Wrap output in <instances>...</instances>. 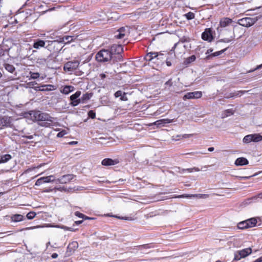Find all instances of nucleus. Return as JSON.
I'll return each instance as SVG.
<instances>
[{
  "label": "nucleus",
  "instance_id": "obj_1",
  "mask_svg": "<svg viewBox=\"0 0 262 262\" xmlns=\"http://www.w3.org/2000/svg\"><path fill=\"white\" fill-rule=\"evenodd\" d=\"M30 118L33 121H47V122L43 123L46 127H49L51 124L54 122V118L51 117L49 114L41 112L39 111H31L29 113Z\"/></svg>",
  "mask_w": 262,
  "mask_h": 262
},
{
  "label": "nucleus",
  "instance_id": "obj_2",
  "mask_svg": "<svg viewBox=\"0 0 262 262\" xmlns=\"http://www.w3.org/2000/svg\"><path fill=\"white\" fill-rule=\"evenodd\" d=\"M111 57V53L109 49H103L96 54V59L98 62H104L110 61Z\"/></svg>",
  "mask_w": 262,
  "mask_h": 262
},
{
  "label": "nucleus",
  "instance_id": "obj_3",
  "mask_svg": "<svg viewBox=\"0 0 262 262\" xmlns=\"http://www.w3.org/2000/svg\"><path fill=\"white\" fill-rule=\"evenodd\" d=\"M235 24H237V23L232 19L229 17H223L220 20L219 25L217 28V30L218 32H221L222 30V28H224L230 26L235 27L236 25H235Z\"/></svg>",
  "mask_w": 262,
  "mask_h": 262
},
{
  "label": "nucleus",
  "instance_id": "obj_4",
  "mask_svg": "<svg viewBox=\"0 0 262 262\" xmlns=\"http://www.w3.org/2000/svg\"><path fill=\"white\" fill-rule=\"evenodd\" d=\"M163 54L158 52H149L146 54L144 58L146 61L156 63L158 60L161 61L164 59L163 57Z\"/></svg>",
  "mask_w": 262,
  "mask_h": 262
},
{
  "label": "nucleus",
  "instance_id": "obj_5",
  "mask_svg": "<svg viewBox=\"0 0 262 262\" xmlns=\"http://www.w3.org/2000/svg\"><path fill=\"white\" fill-rule=\"evenodd\" d=\"M259 18L258 16L243 18L238 20V24L244 27H249L254 25Z\"/></svg>",
  "mask_w": 262,
  "mask_h": 262
},
{
  "label": "nucleus",
  "instance_id": "obj_6",
  "mask_svg": "<svg viewBox=\"0 0 262 262\" xmlns=\"http://www.w3.org/2000/svg\"><path fill=\"white\" fill-rule=\"evenodd\" d=\"M252 253V249L250 248H245L241 250L237 251L234 253V260H239L243 258H245Z\"/></svg>",
  "mask_w": 262,
  "mask_h": 262
},
{
  "label": "nucleus",
  "instance_id": "obj_7",
  "mask_svg": "<svg viewBox=\"0 0 262 262\" xmlns=\"http://www.w3.org/2000/svg\"><path fill=\"white\" fill-rule=\"evenodd\" d=\"M262 141V136L259 134H253L248 135L244 138L243 141L247 144L251 142H258Z\"/></svg>",
  "mask_w": 262,
  "mask_h": 262
},
{
  "label": "nucleus",
  "instance_id": "obj_8",
  "mask_svg": "<svg viewBox=\"0 0 262 262\" xmlns=\"http://www.w3.org/2000/svg\"><path fill=\"white\" fill-rule=\"evenodd\" d=\"M79 63L80 62L78 60L68 61L64 64L63 70L65 71L73 72L78 68Z\"/></svg>",
  "mask_w": 262,
  "mask_h": 262
},
{
  "label": "nucleus",
  "instance_id": "obj_9",
  "mask_svg": "<svg viewBox=\"0 0 262 262\" xmlns=\"http://www.w3.org/2000/svg\"><path fill=\"white\" fill-rule=\"evenodd\" d=\"M13 119L11 117L3 116L0 118V125L2 127H10L13 125Z\"/></svg>",
  "mask_w": 262,
  "mask_h": 262
},
{
  "label": "nucleus",
  "instance_id": "obj_10",
  "mask_svg": "<svg viewBox=\"0 0 262 262\" xmlns=\"http://www.w3.org/2000/svg\"><path fill=\"white\" fill-rule=\"evenodd\" d=\"M202 96V93L201 91H195L193 92L187 93L183 97L184 100L191 99H198Z\"/></svg>",
  "mask_w": 262,
  "mask_h": 262
},
{
  "label": "nucleus",
  "instance_id": "obj_11",
  "mask_svg": "<svg viewBox=\"0 0 262 262\" xmlns=\"http://www.w3.org/2000/svg\"><path fill=\"white\" fill-rule=\"evenodd\" d=\"M209 197L208 194H184L180 195L175 196L177 198H199L201 199H206Z\"/></svg>",
  "mask_w": 262,
  "mask_h": 262
},
{
  "label": "nucleus",
  "instance_id": "obj_12",
  "mask_svg": "<svg viewBox=\"0 0 262 262\" xmlns=\"http://www.w3.org/2000/svg\"><path fill=\"white\" fill-rule=\"evenodd\" d=\"M118 33L115 37L118 39H122L129 33V29L126 27H121L118 30Z\"/></svg>",
  "mask_w": 262,
  "mask_h": 262
},
{
  "label": "nucleus",
  "instance_id": "obj_13",
  "mask_svg": "<svg viewBox=\"0 0 262 262\" xmlns=\"http://www.w3.org/2000/svg\"><path fill=\"white\" fill-rule=\"evenodd\" d=\"M110 53H111V55L113 56L114 54H117L119 53H122L123 52V47L120 45H112L109 49Z\"/></svg>",
  "mask_w": 262,
  "mask_h": 262
},
{
  "label": "nucleus",
  "instance_id": "obj_14",
  "mask_svg": "<svg viewBox=\"0 0 262 262\" xmlns=\"http://www.w3.org/2000/svg\"><path fill=\"white\" fill-rule=\"evenodd\" d=\"M202 38L204 40L211 42L213 39V36L211 30L210 28L206 29L204 32L202 34Z\"/></svg>",
  "mask_w": 262,
  "mask_h": 262
},
{
  "label": "nucleus",
  "instance_id": "obj_15",
  "mask_svg": "<svg viewBox=\"0 0 262 262\" xmlns=\"http://www.w3.org/2000/svg\"><path fill=\"white\" fill-rule=\"evenodd\" d=\"M74 177L73 174L64 175L57 180V182L61 184H66L71 181Z\"/></svg>",
  "mask_w": 262,
  "mask_h": 262
},
{
  "label": "nucleus",
  "instance_id": "obj_16",
  "mask_svg": "<svg viewBox=\"0 0 262 262\" xmlns=\"http://www.w3.org/2000/svg\"><path fill=\"white\" fill-rule=\"evenodd\" d=\"M119 162V161L118 159L105 158L102 161L101 164L104 166H112L117 164Z\"/></svg>",
  "mask_w": 262,
  "mask_h": 262
},
{
  "label": "nucleus",
  "instance_id": "obj_17",
  "mask_svg": "<svg viewBox=\"0 0 262 262\" xmlns=\"http://www.w3.org/2000/svg\"><path fill=\"white\" fill-rule=\"evenodd\" d=\"M174 121V119H162L157 120L155 121L154 124L157 125L158 127H161L164 126L165 124H168L172 123Z\"/></svg>",
  "mask_w": 262,
  "mask_h": 262
},
{
  "label": "nucleus",
  "instance_id": "obj_18",
  "mask_svg": "<svg viewBox=\"0 0 262 262\" xmlns=\"http://www.w3.org/2000/svg\"><path fill=\"white\" fill-rule=\"evenodd\" d=\"M45 41L39 39H37L34 41L33 47L36 49H39L41 48L45 47Z\"/></svg>",
  "mask_w": 262,
  "mask_h": 262
},
{
  "label": "nucleus",
  "instance_id": "obj_19",
  "mask_svg": "<svg viewBox=\"0 0 262 262\" xmlns=\"http://www.w3.org/2000/svg\"><path fill=\"white\" fill-rule=\"evenodd\" d=\"M247 91H235L234 92L230 93L228 95H227L225 98H230L233 97H239L242 96L243 95L246 94Z\"/></svg>",
  "mask_w": 262,
  "mask_h": 262
},
{
  "label": "nucleus",
  "instance_id": "obj_20",
  "mask_svg": "<svg viewBox=\"0 0 262 262\" xmlns=\"http://www.w3.org/2000/svg\"><path fill=\"white\" fill-rule=\"evenodd\" d=\"M74 87L72 85H66L64 88L60 90V92L63 94L68 95L70 93L74 91Z\"/></svg>",
  "mask_w": 262,
  "mask_h": 262
},
{
  "label": "nucleus",
  "instance_id": "obj_21",
  "mask_svg": "<svg viewBox=\"0 0 262 262\" xmlns=\"http://www.w3.org/2000/svg\"><path fill=\"white\" fill-rule=\"evenodd\" d=\"M248 164V160L243 157L237 158L235 162V164L237 166L246 165H247Z\"/></svg>",
  "mask_w": 262,
  "mask_h": 262
},
{
  "label": "nucleus",
  "instance_id": "obj_22",
  "mask_svg": "<svg viewBox=\"0 0 262 262\" xmlns=\"http://www.w3.org/2000/svg\"><path fill=\"white\" fill-rule=\"evenodd\" d=\"M78 247V243L76 241H73L70 243L68 246V251L70 252H72L76 250Z\"/></svg>",
  "mask_w": 262,
  "mask_h": 262
},
{
  "label": "nucleus",
  "instance_id": "obj_23",
  "mask_svg": "<svg viewBox=\"0 0 262 262\" xmlns=\"http://www.w3.org/2000/svg\"><path fill=\"white\" fill-rule=\"evenodd\" d=\"M24 216L21 214H16L11 216V221L13 222H19L24 220Z\"/></svg>",
  "mask_w": 262,
  "mask_h": 262
},
{
  "label": "nucleus",
  "instance_id": "obj_24",
  "mask_svg": "<svg viewBox=\"0 0 262 262\" xmlns=\"http://www.w3.org/2000/svg\"><path fill=\"white\" fill-rule=\"evenodd\" d=\"M121 54V53H119L112 56L110 61H112V63H115L122 60V56Z\"/></svg>",
  "mask_w": 262,
  "mask_h": 262
},
{
  "label": "nucleus",
  "instance_id": "obj_25",
  "mask_svg": "<svg viewBox=\"0 0 262 262\" xmlns=\"http://www.w3.org/2000/svg\"><path fill=\"white\" fill-rule=\"evenodd\" d=\"M12 156L10 154H5L0 156V163H5L11 159Z\"/></svg>",
  "mask_w": 262,
  "mask_h": 262
},
{
  "label": "nucleus",
  "instance_id": "obj_26",
  "mask_svg": "<svg viewBox=\"0 0 262 262\" xmlns=\"http://www.w3.org/2000/svg\"><path fill=\"white\" fill-rule=\"evenodd\" d=\"M247 222L248 224V228L254 227L257 223L256 219L254 217L247 220Z\"/></svg>",
  "mask_w": 262,
  "mask_h": 262
},
{
  "label": "nucleus",
  "instance_id": "obj_27",
  "mask_svg": "<svg viewBox=\"0 0 262 262\" xmlns=\"http://www.w3.org/2000/svg\"><path fill=\"white\" fill-rule=\"evenodd\" d=\"M76 37L74 36H64L62 38V41L65 42V43H70L74 41Z\"/></svg>",
  "mask_w": 262,
  "mask_h": 262
},
{
  "label": "nucleus",
  "instance_id": "obj_28",
  "mask_svg": "<svg viewBox=\"0 0 262 262\" xmlns=\"http://www.w3.org/2000/svg\"><path fill=\"white\" fill-rule=\"evenodd\" d=\"M235 35L234 32L233 31L232 32V35H231L229 38H224L223 39H221L219 41L225 42V43H229L232 41L234 39Z\"/></svg>",
  "mask_w": 262,
  "mask_h": 262
},
{
  "label": "nucleus",
  "instance_id": "obj_29",
  "mask_svg": "<svg viewBox=\"0 0 262 262\" xmlns=\"http://www.w3.org/2000/svg\"><path fill=\"white\" fill-rule=\"evenodd\" d=\"M92 93H86L85 94H84L82 97H81L83 103H85L87 101L90 100L91 97H92Z\"/></svg>",
  "mask_w": 262,
  "mask_h": 262
},
{
  "label": "nucleus",
  "instance_id": "obj_30",
  "mask_svg": "<svg viewBox=\"0 0 262 262\" xmlns=\"http://www.w3.org/2000/svg\"><path fill=\"white\" fill-rule=\"evenodd\" d=\"M237 228L239 229H245L248 228L247 220L239 222L237 224Z\"/></svg>",
  "mask_w": 262,
  "mask_h": 262
},
{
  "label": "nucleus",
  "instance_id": "obj_31",
  "mask_svg": "<svg viewBox=\"0 0 262 262\" xmlns=\"http://www.w3.org/2000/svg\"><path fill=\"white\" fill-rule=\"evenodd\" d=\"M234 114V111L232 109L225 110L222 114V118H226Z\"/></svg>",
  "mask_w": 262,
  "mask_h": 262
},
{
  "label": "nucleus",
  "instance_id": "obj_32",
  "mask_svg": "<svg viewBox=\"0 0 262 262\" xmlns=\"http://www.w3.org/2000/svg\"><path fill=\"white\" fill-rule=\"evenodd\" d=\"M41 178L43 180V183L52 182L55 180L54 177L52 175Z\"/></svg>",
  "mask_w": 262,
  "mask_h": 262
},
{
  "label": "nucleus",
  "instance_id": "obj_33",
  "mask_svg": "<svg viewBox=\"0 0 262 262\" xmlns=\"http://www.w3.org/2000/svg\"><path fill=\"white\" fill-rule=\"evenodd\" d=\"M4 67L5 69L10 73H12L15 70L14 67L12 64L6 63L4 64Z\"/></svg>",
  "mask_w": 262,
  "mask_h": 262
},
{
  "label": "nucleus",
  "instance_id": "obj_34",
  "mask_svg": "<svg viewBox=\"0 0 262 262\" xmlns=\"http://www.w3.org/2000/svg\"><path fill=\"white\" fill-rule=\"evenodd\" d=\"M81 94V92L80 91H77L75 94L72 95L70 97V100H77Z\"/></svg>",
  "mask_w": 262,
  "mask_h": 262
},
{
  "label": "nucleus",
  "instance_id": "obj_35",
  "mask_svg": "<svg viewBox=\"0 0 262 262\" xmlns=\"http://www.w3.org/2000/svg\"><path fill=\"white\" fill-rule=\"evenodd\" d=\"M152 247L150 244H145L141 246H138V249L139 250H143L145 249H148L152 248Z\"/></svg>",
  "mask_w": 262,
  "mask_h": 262
},
{
  "label": "nucleus",
  "instance_id": "obj_36",
  "mask_svg": "<svg viewBox=\"0 0 262 262\" xmlns=\"http://www.w3.org/2000/svg\"><path fill=\"white\" fill-rule=\"evenodd\" d=\"M185 16L188 20H191L194 18V14L191 12H189L188 13L185 14Z\"/></svg>",
  "mask_w": 262,
  "mask_h": 262
},
{
  "label": "nucleus",
  "instance_id": "obj_37",
  "mask_svg": "<svg viewBox=\"0 0 262 262\" xmlns=\"http://www.w3.org/2000/svg\"><path fill=\"white\" fill-rule=\"evenodd\" d=\"M30 75L31 79H36L39 77L40 74L39 73H34L30 72Z\"/></svg>",
  "mask_w": 262,
  "mask_h": 262
},
{
  "label": "nucleus",
  "instance_id": "obj_38",
  "mask_svg": "<svg viewBox=\"0 0 262 262\" xmlns=\"http://www.w3.org/2000/svg\"><path fill=\"white\" fill-rule=\"evenodd\" d=\"M45 86H45V85H42L40 86H34L33 89L36 91H45V90H46V89H45Z\"/></svg>",
  "mask_w": 262,
  "mask_h": 262
},
{
  "label": "nucleus",
  "instance_id": "obj_39",
  "mask_svg": "<svg viewBox=\"0 0 262 262\" xmlns=\"http://www.w3.org/2000/svg\"><path fill=\"white\" fill-rule=\"evenodd\" d=\"M200 170V169L199 168H198V167H193V168H187V169H182V171L183 172L185 171H187L188 172H192L193 171H199Z\"/></svg>",
  "mask_w": 262,
  "mask_h": 262
},
{
  "label": "nucleus",
  "instance_id": "obj_40",
  "mask_svg": "<svg viewBox=\"0 0 262 262\" xmlns=\"http://www.w3.org/2000/svg\"><path fill=\"white\" fill-rule=\"evenodd\" d=\"M195 56L192 55V56L186 58L185 62H186V64H188V63H191L192 61H194L195 60Z\"/></svg>",
  "mask_w": 262,
  "mask_h": 262
},
{
  "label": "nucleus",
  "instance_id": "obj_41",
  "mask_svg": "<svg viewBox=\"0 0 262 262\" xmlns=\"http://www.w3.org/2000/svg\"><path fill=\"white\" fill-rule=\"evenodd\" d=\"M36 213L34 212H29L27 214V217L29 220H32L35 217Z\"/></svg>",
  "mask_w": 262,
  "mask_h": 262
},
{
  "label": "nucleus",
  "instance_id": "obj_42",
  "mask_svg": "<svg viewBox=\"0 0 262 262\" xmlns=\"http://www.w3.org/2000/svg\"><path fill=\"white\" fill-rule=\"evenodd\" d=\"M225 51V50H222L221 51H217V52H214L213 53V54L210 55L208 56V57H210V56H212V57H215V56H219L221 54H222L223 53H224V52Z\"/></svg>",
  "mask_w": 262,
  "mask_h": 262
},
{
  "label": "nucleus",
  "instance_id": "obj_43",
  "mask_svg": "<svg viewBox=\"0 0 262 262\" xmlns=\"http://www.w3.org/2000/svg\"><path fill=\"white\" fill-rule=\"evenodd\" d=\"M45 89H46V90H45V91H51L54 89V86L52 84H46L45 85Z\"/></svg>",
  "mask_w": 262,
  "mask_h": 262
},
{
  "label": "nucleus",
  "instance_id": "obj_44",
  "mask_svg": "<svg viewBox=\"0 0 262 262\" xmlns=\"http://www.w3.org/2000/svg\"><path fill=\"white\" fill-rule=\"evenodd\" d=\"M88 116L90 118L94 119L96 117V114L93 111L91 110L88 112Z\"/></svg>",
  "mask_w": 262,
  "mask_h": 262
},
{
  "label": "nucleus",
  "instance_id": "obj_45",
  "mask_svg": "<svg viewBox=\"0 0 262 262\" xmlns=\"http://www.w3.org/2000/svg\"><path fill=\"white\" fill-rule=\"evenodd\" d=\"M75 215L76 216H77V217H79V218L83 219H84V217H84V216H85V215H84V214H82V213H80V212H78V211H76V212H75Z\"/></svg>",
  "mask_w": 262,
  "mask_h": 262
},
{
  "label": "nucleus",
  "instance_id": "obj_46",
  "mask_svg": "<svg viewBox=\"0 0 262 262\" xmlns=\"http://www.w3.org/2000/svg\"><path fill=\"white\" fill-rule=\"evenodd\" d=\"M67 134V132L64 130H63L60 132H59L57 135V136L58 137H63L65 135Z\"/></svg>",
  "mask_w": 262,
  "mask_h": 262
},
{
  "label": "nucleus",
  "instance_id": "obj_47",
  "mask_svg": "<svg viewBox=\"0 0 262 262\" xmlns=\"http://www.w3.org/2000/svg\"><path fill=\"white\" fill-rule=\"evenodd\" d=\"M123 93H124V92H122L121 91H117V92L115 93V94H114L115 97L116 98H118V97H121L122 96V94H123Z\"/></svg>",
  "mask_w": 262,
  "mask_h": 262
},
{
  "label": "nucleus",
  "instance_id": "obj_48",
  "mask_svg": "<svg viewBox=\"0 0 262 262\" xmlns=\"http://www.w3.org/2000/svg\"><path fill=\"white\" fill-rule=\"evenodd\" d=\"M43 183L42 178L38 179L35 182V185L40 186Z\"/></svg>",
  "mask_w": 262,
  "mask_h": 262
},
{
  "label": "nucleus",
  "instance_id": "obj_49",
  "mask_svg": "<svg viewBox=\"0 0 262 262\" xmlns=\"http://www.w3.org/2000/svg\"><path fill=\"white\" fill-rule=\"evenodd\" d=\"M71 102H70V104L72 106H76L78 105L77 100H71Z\"/></svg>",
  "mask_w": 262,
  "mask_h": 262
},
{
  "label": "nucleus",
  "instance_id": "obj_50",
  "mask_svg": "<svg viewBox=\"0 0 262 262\" xmlns=\"http://www.w3.org/2000/svg\"><path fill=\"white\" fill-rule=\"evenodd\" d=\"M120 99L121 100V101H127V98L126 96V93L125 92H124L122 95V96L120 97Z\"/></svg>",
  "mask_w": 262,
  "mask_h": 262
},
{
  "label": "nucleus",
  "instance_id": "obj_51",
  "mask_svg": "<svg viewBox=\"0 0 262 262\" xmlns=\"http://www.w3.org/2000/svg\"><path fill=\"white\" fill-rule=\"evenodd\" d=\"M257 198H260L262 199V193L258 194L257 195L255 196L253 198H252L251 200H256Z\"/></svg>",
  "mask_w": 262,
  "mask_h": 262
},
{
  "label": "nucleus",
  "instance_id": "obj_52",
  "mask_svg": "<svg viewBox=\"0 0 262 262\" xmlns=\"http://www.w3.org/2000/svg\"><path fill=\"white\" fill-rule=\"evenodd\" d=\"M5 51L0 47V57L5 55Z\"/></svg>",
  "mask_w": 262,
  "mask_h": 262
},
{
  "label": "nucleus",
  "instance_id": "obj_53",
  "mask_svg": "<svg viewBox=\"0 0 262 262\" xmlns=\"http://www.w3.org/2000/svg\"><path fill=\"white\" fill-rule=\"evenodd\" d=\"M165 84L168 85L169 86H171L172 84V82L171 81V79H169L167 81H166L165 83Z\"/></svg>",
  "mask_w": 262,
  "mask_h": 262
},
{
  "label": "nucleus",
  "instance_id": "obj_54",
  "mask_svg": "<svg viewBox=\"0 0 262 262\" xmlns=\"http://www.w3.org/2000/svg\"><path fill=\"white\" fill-rule=\"evenodd\" d=\"M24 138H25L28 139H32L33 138V135H30V136H23Z\"/></svg>",
  "mask_w": 262,
  "mask_h": 262
},
{
  "label": "nucleus",
  "instance_id": "obj_55",
  "mask_svg": "<svg viewBox=\"0 0 262 262\" xmlns=\"http://www.w3.org/2000/svg\"><path fill=\"white\" fill-rule=\"evenodd\" d=\"M77 101L78 104L80 103H84L81 98H79V97L78 98H77Z\"/></svg>",
  "mask_w": 262,
  "mask_h": 262
},
{
  "label": "nucleus",
  "instance_id": "obj_56",
  "mask_svg": "<svg viewBox=\"0 0 262 262\" xmlns=\"http://www.w3.org/2000/svg\"><path fill=\"white\" fill-rule=\"evenodd\" d=\"M51 257L52 258H56L58 257V254L56 253H54L52 254Z\"/></svg>",
  "mask_w": 262,
  "mask_h": 262
},
{
  "label": "nucleus",
  "instance_id": "obj_57",
  "mask_svg": "<svg viewBox=\"0 0 262 262\" xmlns=\"http://www.w3.org/2000/svg\"><path fill=\"white\" fill-rule=\"evenodd\" d=\"M82 222H83V220L77 221L75 222L74 224L77 225H78L81 224Z\"/></svg>",
  "mask_w": 262,
  "mask_h": 262
},
{
  "label": "nucleus",
  "instance_id": "obj_58",
  "mask_svg": "<svg viewBox=\"0 0 262 262\" xmlns=\"http://www.w3.org/2000/svg\"><path fill=\"white\" fill-rule=\"evenodd\" d=\"M250 177H251V176H250V177H241V179L244 180H248Z\"/></svg>",
  "mask_w": 262,
  "mask_h": 262
},
{
  "label": "nucleus",
  "instance_id": "obj_59",
  "mask_svg": "<svg viewBox=\"0 0 262 262\" xmlns=\"http://www.w3.org/2000/svg\"><path fill=\"white\" fill-rule=\"evenodd\" d=\"M119 219H121L122 220H131V218L129 217H119Z\"/></svg>",
  "mask_w": 262,
  "mask_h": 262
},
{
  "label": "nucleus",
  "instance_id": "obj_60",
  "mask_svg": "<svg viewBox=\"0 0 262 262\" xmlns=\"http://www.w3.org/2000/svg\"><path fill=\"white\" fill-rule=\"evenodd\" d=\"M166 65L168 67L171 66V62L169 61H168L167 60H166Z\"/></svg>",
  "mask_w": 262,
  "mask_h": 262
},
{
  "label": "nucleus",
  "instance_id": "obj_61",
  "mask_svg": "<svg viewBox=\"0 0 262 262\" xmlns=\"http://www.w3.org/2000/svg\"><path fill=\"white\" fill-rule=\"evenodd\" d=\"M84 217H84V220H93L94 219V218L88 217V216H87L86 215H85Z\"/></svg>",
  "mask_w": 262,
  "mask_h": 262
},
{
  "label": "nucleus",
  "instance_id": "obj_62",
  "mask_svg": "<svg viewBox=\"0 0 262 262\" xmlns=\"http://www.w3.org/2000/svg\"><path fill=\"white\" fill-rule=\"evenodd\" d=\"M261 68H262V64L257 66V67L254 70V71H255V70H257V69H259ZM252 71H253V70Z\"/></svg>",
  "mask_w": 262,
  "mask_h": 262
},
{
  "label": "nucleus",
  "instance_id": "obj_63",
  "mask_svg": "<svg viewBox=\"0 0 262 262\" xmlns=\"http://www.w3.org/2000/svg\"><path fill=\"white\" fill-rule=\"evenodd\" d=\"M208 150L209 151H213V150H214V147H209V148H208Z\"/></svg>",
  "mask_w": 262,
  "mask_h": 262
},
{
  "label": "nucleus",
  "instance_id": "obj_64",
  "mask_svg": "<svg viewBox=\"0 0 262 262\" xmlns=\"http://www.w3.org/2000/svg\"><path fill=\"white\" fill-rule=\"evenodd\" d=\"M259 262H262V255L256 259Z\"/></svg>",
  "mask_w": 262,
  "mask_h": 262
}]
</instances>
